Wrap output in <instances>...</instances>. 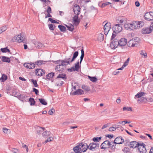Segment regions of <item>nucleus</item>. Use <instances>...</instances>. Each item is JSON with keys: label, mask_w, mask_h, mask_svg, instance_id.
Masks as SVG:
<instances>
[{"label": "nucleus", "mask_w": 153, "mask_h": 153, "mask_svg": "<svg viewBox=\"0 0 153 153\" xmlns=\"http://www.w3.org/2000/svg\"><path fill=\"white\" fill-rule=\"evenodd\" d=\"M81 55L80 57V65H79V62L78 61L75 64L74 67H72L71 69H69L68 70H70V71H78L80 67V64L83 59L84 56V50L82 49L81 50Z\"/></svg>", "instance_id": "obj_1"}, {"label": "nucleus", "mask_w": 153, "mask_h": 153, "mask_svg": "<svg viewBox=\"0 0 153 153\" xmlns=\"http://www.w3.org/2000/svg\"><path fill=\"white\" fill-rule=\"evenodd\" d=\"M87 149L88 145L87 143H79L73 148L74 152H77V151H79L82 152H85Z\"/></svg>", "instance_id": "obj_2"}, {"label": "nucleus", "mask_w": 153, "mask_h": 153, "mask_svg": "<svg viewBox=\"0 0 153 153\" xmlns=\"http://www.w3.org/2000/svg\"><path fill=\"white\" fill-rule=\"evenodd\" d=\"M12 40L14 42H23L25 43L26 42V39L24 36V34L23 33H20L18 35L17 37L15 36L13 38Z\"/></svg>", "instance_id": "obj_3"}, {"label": "nucleus", "mask_w": 153, "mask_h": 153, "mask_svg": "<svg viewBox=\"0 0 153 153\" xmlns=\"http://www.w3.org/2000/svg\"><path fill=\"white\" fill-rule=\"evenodd\" d=\"M114 143L112 142H110L108 140L104 141L100 146L101 149H106L110 147H112L114 146Z\"/></svg>", "instance_id": "obj_4"}, {"label": "nucleus", "mask_w": 153, "mask_h": 153, "mask_svg": "<svg viewBox=\"0 0 153 153\" xmlns=\"http://www.w3.org/2000/svg\"><path fill=\"white\" fill-rule=\"evenodd\" d=\"M103 24H105L103 28L104 34L107 35L111 28V24L110 22H106V21L104 22Z\"/></svg>", "instance_id": "obj_5"}, {"label": "nucleus", "mask_w": 153, "mask_h": 153, "mask_svg": "<svg viewBox=\"0 0 153 153\" xmlns=\"http://www.w3.org/2000/svg\"><path fill=\"white\" fill-rule=\"evenodd\" d=\"M99 144L98 143H92L88 146V149L92 151H95L99 149Z\"/></svg>", "instance_id": "obj_6"}, {"label": "nucleus", "mask_w": 153, "mask_h": 153, "mask_svg": "<svg viewBox=\"0 0 153 153\" xmlns=\"http://www.w3.org/2000/svg\"><path fill=\"white\" fill-rule=\"evenodd\" d=\"M144 18L145 20L150 21L153 20V11L146 12L144 15Z\"/></svg>", "instance_id": "obj_7"}, {"label": "nucleus", "mask_w": 153, "mask_h": 153, "mask_svg": "<svg viewBox=\"0 0 153 153\" xmlns=\"http://www.w3.org/2000/svg\"><path fill=\"white\" fill-rule=\"evenodd\" d=\"M112 29L113 32L115 33H118L122 31V27L121 25L117 24L112 27Z\"/></svg>", "instance_id": "obj_8"}, {"label": "nucleus", "mask_w": 153, "mask_h": 153, "mask_svg": "<svg viewBox=\"0 0 153 153\" xmlns=\"http://www.w3.org/2000/svg\"><path fill=\"white\" fill-rule=\"evenodd\" d=\"M119 45L118 40L117 39H114L110 44V47L112 49H114L116 48Z\"/></svg>", "instance_id": "obj_9"}, {"label": "nucleus", "mask_w": 153, "mask_h": 153, "mask_svg": "<svg viewBox=\"0 0 153 153\" xmlns=\"http://www.w3.org/2000/svg\"><path fill=\"white\" fill-rule=\"evenodd\" d=\"M134 21L131 23L126 24L124 25V26L126 30H134L135 28V26L134 25Z\"/></svg>", "instance_id": "obj_10"}, {"label": "nucleus", "mask_w": 153, "mask_h": 153, "mask_svg": "<svg viewBox=\"0 0 153 153\" xmlns=\"http://www.w3.org/2000/svg\"><path fill=\"white\" fill-rule=\"evenodd\" d=\"M124 142V140L121 137H117L115 138L113 142L114 144H121Z\"/></svg>", "instance_id": "obj_11"}, {"label": "nucleus", "mask_w": 153, "mask_h": 153, "mask_svg": "<svg viewBox=\"0 0 153 153\" xmlns=\"http://www.w3.org/2000/svg\"><path fill=\"white\" fill-rule=\"evenodd\" d=\"M119 46H125L127 42V40L125 38H121L118 41Z\"/></svg>", "instance_id": "obj_12"}, {"label": "nucleus", "mask_w": 153, "mask_h": 153, "mask_svg": "<svg viewBox=\"0 0 153 153\" xmlns=\"http://www.w3.org/2000/svg\"><path fill=\"white\" fill-rule=\"evenodd\" d=\"M78 15H75L74 17H73V22L74 24L75 25H77L80 22V19L79 18Z\"/></svg>", "instance_id": "obj_13"}, {"label": "nucleus", "mask_w": 153, "mask_h": 153, "mask_svg": "<svg viewBox=\"0 0 153 153\" xmlns=\"http://www.w3.org/2000/svg\"><path fill=\"white\" fill-rule=\"evenodd\" d=\"M81 8L78 5H75L73 8L74 12L75 15H78L79 14Z\"/></svg>", "instance_id": "obj_14"}, {"label": "nucleus", "mask_w": 153, "mask_h": 153, "mask_svg": "<svg viewBox=\"0 0 153 153\" xmlns=\"http://www.w3.org/2000/svg\"><path fill=\"white\" fill-rule=\"evenodd\" d=\"M65 68V66H63L62 64H60L56 66V70L60 72H62L64 71Z\"/></svg>", "instance_id": "obj_15"}, {"label": "nucleus", "mask_w": 153, "mask_h": 153, "mask_svg": "<svg viewBox=\"0 0 153 153\" xmlns=\"http://www.w3.org/2000/svg\"><path fill=\"white\" fill-rule=\"evenodd\" d=\"M35 72L36 75L39 76H42L44 75L45 73L44 70L40 69L36 70Z\"/></svg>", "instance_id": "obj_16"}, {"label": "nucleus", "mask_w": 153, "mask_h": 153, "mask_svg": "<svg viewBox=\"0 0 153 153\" xmlns=\"http://www.w3.org/2000/svg\"><path fill=\"white\" fill-rule=\"evenodd\" d=\"M84 93V91L80 89H78L72 93H71V95H81L83 94Z\"/></svg>", "instance_id": "obj_17"}, {"label": "nucleus", "mask_w": 153, "mask_h": 153, "mask_svg": "<svg viewBox=\"0 0 153 153\" xmlns=\"http://www.w3.org/2000/svg\"><path fill=\"white\" fill-rule=\"evenodd\" d=\"M138 150L139 153H143V143H140L138 144L137 146Z\"/></svg>", "instance_id": "obj_18"}, {"label": "nucleus", "mask_w": 153, "mask_h": 153, "mask_svg": "<svg viewBox=\"0 0 153 153\" xmlns=\"http://www.w3.org/2000/svg\"><path fill=\"white\" fill-rule=\"evenodd\" d=\"M70 58H68L67 59H65L63 60L61 62V64L63 65V66L67 65L68 64H70Z\"/></svg>", "instance_id": "obj_19"}, {"label": "nucleus", "mask_w": 153, "mask_h": 153, "mask_svg": "<svg viewBox=\"0 0 153 153\" xmlns=\"http://www.w3.org/2000/svg\"><path fill=\"white\" fill-rule=\"evenodd\" d=\"M139 143H139L135 141H133L131 142L130 144V148H135L137 147L138 144H139Z\"/></svg>", "instance_id": "obj_20"}, {"label": "nucleus", "mask_w": 153, "mask_h": 153, "mask_svg": "<svg viewBox=\"0 0 153 153\" xmlns=\"http://www.w3.org/2000/svg\"><path fill=\"white\" fill-rule=\"evenodd\" d=\"M153 30L152 28L150 26L149 27L146 28L144 29V34H149L151 33Z\"/></svg>", "instance_id": "obj_21"}, {"label": "nucleus", "mask_w": 153, "mask_h": 153, "mask_svg": "<svg viewBox=\"0 0 153 153\" xmlns=\"http://www.w3.org/2000/svg\"><path fill=\"white\" fill-rule=\"evenodd\" d=\"M45 129V128H44L38 126L36 128L37 133L39 134H40Z\"/></svg>", "instance_id": "obj_22"}, {"label": "nucleus", "mask_w": 153, "mask_h": 153, "mask_svg": "<svg viewBox=\"0 0 153 153\" xmlns=\"http://www.w3.org/2000/svg\"><path fill=\"white\" fill-rule=\"evenodd\" d=\"M1 60L3 62L9 63L10 61V59L5 56H2L1 57Z\"/></svg>", "instance_id": "obj_23"}, {"label": "nucleus", "mask_w": 153, "mask_h": 153, "mask_svg": "<svg viewBox=\"0 0 153 153\" xmlns=\"http://www.w3.org/2000/svg\"><path fill=\"white\" fill-rule=\"evenodd\" d=\"M79 54V53L78 51H75L73 54V57L72 58V59L70 61V62H72L74 61L75 59L78 56Z\"/></svg>", "instance_id": "obj_24"}, {"label": "nucleus", "mask_w": 153, "mask_h": 153, "mask_svg": "<svg viewBox=\"0 0 153 153\" xmlns=\"http://www.w3.org/2000/svg\"><path fill=\"white\" fill-rule=\"evenodd\" d=\"M143 96V92L138 93L134 97L135 99L141 98Z\"/></svg>", "instance_id": "obj_25"}, {"label": "nucleus", "mask_w": 153, "mask_h": 153, "mask_svg": "<svg viewBox=\"0 0 153 153\" xmlns=\"http://www.w3.org/2000/svg\"><path fill=\"white\" fill-rule=\"evenodd\" d=\"M46 61H44L43 60H39L35 62V64L38 66H40L44 64L45 62H47Z\"/></svg>", "instance_id": "obj_26"}, {"label": "nucleus", "mask_w": 153, "mask_h": 153, "mask_svg": "<svg viewBox=\"0 0 153 153\" xmlns=\"http://www.w3.org/2000/svg\"><path fill=\"white\" fill-rule=\"evenodd\" d=\"M50 132L49 131H45L42 134V136L43 137L46 138L49 136Z\"/></svg>", "instance_id": "obj_27"}, {"label": "nucleus", "mask_w": 153, "mask_h": 153, "mask_svg": "<svg viewBox=\"0 0 153 153\" xmlns=\"http://www.w3.org/2000/svg\"><path fill=\"white\" fill-rule=\"evenodd\" d=\"M104 38V35L103 34L101 33H99L97 36V39L100 41H102Z\"/></svg>", "instance_id": "obj_28"}, {"label": "nucleus", "mask_w": 153, "mask_h": 153, "mask_svg": "<svg viewBox=\"0 0 153 153\" xmlns=\"http://www.w3.org/2000/svg\"><path fill=\"white\" fill-rule=\"evenodd\" d=\"M27 97L23 94L20 95L19 97V99L22 101H26L27 100Z\"/></svg>", "instance_id": "obj_29"}, {"label": "nucleus", "mask_w": 153, "mask_h": 153, "mask_svg": "<svg viewBox=\"0 0 153 153\" xmlns=\"http://www.w3.org/2000/svg\"><path fill=\"white\" fill-rule=\"evenodd\" d=\"M139 39L138 38H136L135 39H133V47H136L139 44L138 40Z\"/></svg>", "instance_id": "obj_30"}, {"label": "nucleus", "mask_w": 153, "mask_h": 153, "mask_svg": "<svg viewBox=\"0 0 153 153\" xmlns=\"http://www.w3.org/2000/svg\"><path fill=\"white\" fill-rule=\"evenodd\" d=\"M54 75V73L52 72L49 73L46 76V79L50 80L51 78H52Z\"/></svg>", "instance_id": "obj_31"}, {"label": "nucleus", "mask_w": 153, "mask_h": 153, "mask_svg": "<svg viewBox=\"0 0 153 153\" xmlns=\"http://www.w3.org/2000/svg\"><path fill=\"white\" fill-rule=\"evenodd\" d=\"M68 29L70 31H72L74 29V26L72 24H69L68 25H65Z\"/></svg>", "instance_id": "obj_32"}, {"label": "nucleus", "mask_w": 153, "mask_h": 153, "mask_svg": "<svg viewBox=\"0 0 153 153\" xmlns=\"http://www.w3.org/2000/svg\"><path fill=\"white\" fill-rule=\"evenodd\" d=\"M36 46L39 48H42L43 47V44L39 42H36Z\"/></svg>", "instance_id": "obj_33"}, {"label": "nucleus", "mask_w": 153, "mask_h": 153, "mask_svg": "<svg viewBox=\"0 0 153 153\" xmlns=\"http://www.w3.org/2000/svg\"><path fill=\"white\" fill-rule=\"evenodd\" d=\"M7 76L5 74H3L1 77L0 78V80L1 82H4L5 80L7 79Z\"/></svg>", "instance_id": "obj_34"}, {"label": "nucleus", "mask_w": 153, "mask_h": 153, "mask_svg": "<svg viewBox=\"0 0 153 153\" xmlns=\"http://www.w3.org/2000/svg\"><path fill=\"white\" fill-rule=\"evenodd\" d=\"M58 78H62L64 79H66V75L64 74H59L57 77Z\"/></svg>", "instance_id": "obj_35"}, {"label": "nucleus", "mask_w": 153, "mask_h": 153, "mask_svg": "<svg viewBox=\"0 0 153 153\" xmlns=\"http://www.w3.org/2000/svg\"><path fill=\"white\" fill-rule=\"evenodd\" d=\"M58 27L62 32L65 31L66 30V28L64 26L61 25H59L58 26Z\"/></svg>", "instance_id": "obj_36"}, {"label": "nucleus", "mask_w": 153, "mask_h": 153, "mask_svg": "<svg viewBox=\"0 0 153 153\" xmlns=\"http://www.w3.org/2000/svg\"><path fill=\"white\" fill-rule=\"evenodd\" d=\"M29 102H30V105H33L35 104V101L33 98L30 97L29 99Z\"/></svg>", "instance_id": "obj_37"}, {"label": "nucleus", "mask_w": 153, "mask_h": 153, "mask_svg": "<svg viewBox=\"0 0 153 153\" xmlns=\"http://www.w3.org/2000/svg\"><path fill=\"white\" fill-rule=\"evenodd\" d=\"M1 51L3 53H6V52H8L10 53V50L8 49L7 48H1Z\"/></svg>", "instance_id": "obj_38"}, {"label": "nucleus", "mask_w": 153, "mask_h": 153, "mask_svg": "<svg viewBox=\"0 0 153 153\" xmlns=\"http://www.w3.org/2000/svg\"><path fill=\"white\" fill-rule=\"evenodd\" d=\"M40 102L43 105H46L47 104V103L46 102L44 99H39Z\"/></svg>", "instance_id": "obj_39"}, {"label": "nucleus", "mask_w": 153, "mask_h": 153, "mask_svg": "<svg viewBox=\"0 0 153 153\" xmlns=\"http://www.w3.org/2000/svg\"><path fill=\"white\" fill-rule=\"evenodd\" d=\"M88 77L90 80L93 82H95L97 80V79L95 77H91L89 76Z\"/></svg>", "instance_id": "obj_40"}, {"label": "nucleus", "mask_w": 153, "mask_h": 153, "mask_svg": "<svg viewBox=\"0 0 153 153\" xmlns=\"http://www.w3.org/2000/svg\"><path fill=\"white\" fill-rule=\"evenodd\" d=\"M82 88L83 89H84L87 91H89L90 90L89 87L85 85H82Z\"/></svg>", "instance_id": "obj_41"}, {"label": "nucleus", "mask_w": 153, "mask_h": 153, "mask_svg": "<svg viewBox=\"0 0 153 153\" xmlns=\"http://www.w3.org/2000/svg\"><path fill=\"white\" fill-rule=\"evenodd\" d=\"M129 58H128L127 60L125 62L124 64L121 67V68L123 69L127 65L129 62Z\"/></svg>", "instance_id": "obj_42"}, {"label": "nucleus", "mask_w": 153, "mask_h": 153, "mask_svg": "<svg viewBox=\"0 0 153 153\" xmlns=\"http://www.w3.org/2000/svg\"><path fill=\"white\" fill-rule=\"evenodd\" d=\"M128 45L130 47H133V39L129 41L128 43Z\"/></svg>", "instance_id": "obj_43"}, {"label": "nucleus", "mask_w": 153, "mask_h": 153, "mask_svg": "<svg viewBox=\"0 0 153 153\" xmlns=\"http://www.w3.org/2000/svg\"><path fill=\"white\" fill-rule=\"evenodd\" d=\"M138 26H137V29L140 28L141 27H142L143 26V22L141 21L140 22H138Z\"/></svg>", "instance_id": "obj_44"}, {"label": "nucleus", "mask_w": 153, "mask_h": 153, "mask_svg": "<svg viewBox=\"0 0 153 153\" xmlns=\"http://www.w3.org/2000/svg\"><path fill=\"white\" fill-rule=\"evenodd\" d=\"M12 94L14 96H16V95H18V90L16 89H13V90Z\"/></svg>", "instance_id": "obj_45"}, {"label": "nucleus", "mask_w": 153, "mask_h": 153, "mask_svg": "<svg viewBox=\"0 0 153 153\" xmlns=\"http://www.w3.org/2000/svg\"><path fill=\"white\" fill-rule=\"evenodd\" d=\"M101 137H94L93 138V140L94 142H99L101 139Z\"/></svg>", "instance_id": "obj_46"}, {"label": "nucleus", "mask_w": 153, "mask_h": 153, "mask_svg": "<svg viewBox=\"0 0 153 153\" xmlns=\"http://www.w3.org/2000/svg\"><path fill=\"white\" fill-rule=\"evenodd\" d=\"M31 81L33 82V84L34 85V86L35 87H36L38 86V85L37 84V81L36 80H34L33 79H31Z\"/></svg>", "instance_id": "obj_47"}, {"label": "nucleus", "mask_w": 153, "mask_h": 153, "mask_svg": "<svg viewBox=\"0 0 153 153\" xmlns=\"http://www.w3.org/2000/svg\"><path fill=\"white\" fill-rule=\"evenodd\" d=\"M123 111L127 110V111H132L131 108L130 107H124L123 108Z\"/></svg>", "instance_id": "obj_48"}, {"label": "nucleus", "mask_w": 153, "mask_h": 153, "mask_svg": "<svg viewBox=\"0 0 153 153\" xmlns=\"http://www.w3.org/2000/svg\"><path fill=\"white\" fill-rule=\"evenodd\" d=\"M138 99L137 100V102L139 103H140L143 102V97H141V98H137Z\"/></svg>", "instance_id": "obj_49"}, {"label": "nucleus", "mask_w": 153, "mask_h": 153, "mask_svg": "<svg viewBox=\"0 0 153 153\" xmlns=\"http://www.w3.org/2000/svg\"><path fill=\"white\" fill-rule=\"evenodd\" d=\"M123 69L121 68H118V69L116 70L115 71H114L113 73L114 75H116L120 72L119 70H122Z\"/></svg>", "instance_id": "obj_50"}, {"label": "nucleus", "mask_w": 153, "mask_h": 153, "mask_svg": "<svg viewBox=\"0 0 153 153\" xmlns=\"http://www.w3.org/2000/svg\"><path fill=\"white\" fill-rule=\"evenodd\" d=\"M11 151L14 153H19V152L18 150L15 148H12Z\"/></svg>", "instance_id": "obj_51"}, {"label": "nucleus", "mask_w": 153, "mask_h": 153, "mask_svg": "<svg viewBox=\"0 0 153 153\" xmlns=\"http://www.w3.org/2000/svg\"><path fill=\"white\" fill-rule=\"evenodd\" d=\"M30 66H29V69H33L35 67V64L33 63H29Z\"/></svg>", "instance_id": "obj_52"}, {"label": "nucleus", "mask_w": 153, "mask_h": 153, "mask_svg": "<svg viewBox=\"0 0 153 153\" xmlns=\"http://www.w3.org/2000/svg\"><path fill=\"white\" fill-rule=\"evenodd\" d=\"M54 112H55L54 109V108H52L49 111L48 113L50 115H52Z\"/></svg>", "instance_id": "obj_53"}, {"label": "nucleus", "mask_w": 153, "mask_h": 153, "mask_svg": "<svg viewBox=\"0 0 153 153\" xmlns=\"http://www.w3.org/2000/svg\"><path fill=\"white\" fill-rule=\"evenodd\" d=\"M49 29L52 30H53L54 29V26L52 24H50L49 25Z\"/></svg>", "instance_id": "obj_54"}, {"label": "nucleus", "mask_w": 153, "mask_h": 153, "mask_svg": "<svg viewBox=\"0 0 153 153\" xmlns=\"http://www.w3.org/2000/svg\"><path fill=\"white\" fill-rule=\"evenodd\" d=\"M63 81L58 82L56 83V85L58 86H60L63 83Z\"/></svg>", "instance_id": "obj_55"}, {"label": "nucleus", "mask_w": 153, "mask_h": 153, "mask_svg": "<svg viewBox=\"0 0 153 153\" xmlns=\"http://www.w3.org/2000/svg\"><path fill=\"white\" fill-rule=\"evenodd\" d=\"M48 20L50 21L52 23H59L57 22L55 20H53L51 18H49L48 19Z\"/></svg>", "instance_id": "obj_56"}, {"label": "nucleus", "mask_w": 153, "mask_h": 153, "mask_svg": "<svg viewBox=\"0 0 153 153\" xmlns=\"http://www.w3.org/2000/svg\"><path fill=\"white\" fill-rule=\"evenodd\" d=\"M0 28L1 29L2 32H3L7 30V27L6 26H4L1 27Z\"/></svg>", "instance_id": "obj_57"}, {"label": "nucleus", "mask_w": 153, "mask_h": 153, "mask_svg": "<svg viewBox=\"0 0 153 153\" xmlns=\"http://www.w3.org/2000/svg\"><path fill=\"white\" fill-rule=\"evenodd\" d=\"M116 129V128L114 127H111L109 128V130L110 131H114Z\"/></svg>", "instance_id": "obj_58"}, {"label": "nucleus", "mask_w": 153, "mask_h": 153, "mask_svg": "<svg viewBox=\"0 0 153 153\" xmlns=\"http://www.w3.org/2000/svg\"><path fill=\"white\" fill-rule=\"evenodd\" d=\"M24 66L27 68H29V66H30L29 63H25L24 64Z\"/></svg>", "instance_id": "obj_59"}, {"label": "nucleus", "mask_w": 153, "mask_h": 153, "mask_svg": "<svg viewBox=\"0 0 153 153\" xmlns=\"http://www.w3.org/2000/svg\"><path fill=\"white\" fill-rule=\"evenodd\" d=\"M109 4H111V3L110 2H106L105 3H104L102 4V7H105V6H106V5H108Z\"/></svg>", "instance_id": "obj_60"}, {"label": "nucleus", "mask_w": 153, "mask_h": 153, "mask_svg": "<svg viewBox=\"0 0 153 153\" xmlns=\"http://www.w3.org/2000/svg\"><path fill=\"white\" fill-rule=\"evenodd\" d=\"M53 139V138L52 137H51L48 138L47 140L45 141V143H46L48 142L51 141Z\"/></svg>", "instance_id": "obj_61"}, {"label": "nucleus", "mask_w": 153, "mask_h": 153, "mask_svg": "<svg viewBox=\"0 0 153 153\" xmlns=\"http://www.w3.org/2000/svg\"><path fill=\"white\" fill-rule=\"evenodd\" d=\"M33 91L34 92L36 95H38L39 93L38 90L35 88H33Z\"/></svg>", "instance_id": "obj_62"}, {"label": "nucleus", "mask_w": 153, "mask_h": 153, "mask_svg": "<svg viewBox=\"0 0 153 153\" xmlns=\"http://www.w3.org/2000/svg\"><path fill=\"white\" fill-rule=\"evenodd\" d=\"M134 24L135 25L134 26H135V29H137V26H138V21H134Z\"/></svg>", "instance_id": "obj_63"}, {"label": "nucleus", "mask_w": 153, "mask_h": 153, "mask_svg": "<svg viewBox=\"0 0 153 153\" xmlns=\"http://www.w3.org/2000/svg\"><path fill=\"white\" fill-rule=\"evenodd\" d=\"M47 13H51V7L50 6H48V8L47 10Z\"/></svg>", "instance_id": "obj_64"}]
</instances>
